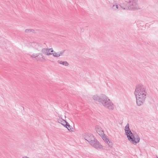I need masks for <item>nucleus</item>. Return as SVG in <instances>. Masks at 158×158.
Wrapping results in <instances>:
<instances>
[{
    "instance_id": "nucleus-1",
    "label": "nucleus",
    "mask_w": 158,
    "mask_h": 158,
    "mask_svg": "<svg viewBox=\"0 0 158 158\" xmlns=\"http://www.w3.org/2000/svg\"><path fill=\"white\" fill-rule=\"evenodd\" d=\"M147 92L143 85H139L136 86L134 92L136 99L137 106H140L143 104L146 98Z\"/></svg>"
},
{
    "instance_id": "nucleus-2",
    "label": "nucleus",
    "mask_w": 158,
    "mask_h": 158,
    "mask_svg": "<svg viewBox=\"0 0 158 158\" xmlns=\"http://www.w3.org/2000/svg\"><path fill=\"white\" fill-rule=\"evenodd\" d=\"M124 130L125 135L127 136L128 140L133 144H135L139 142L140 138L138 135H134L129 128V124L127 123L125 127Z\"/></svg>"
},
{
    "instance_id": "nucleus-3",
    "label": "nucleus",
    "mask_w": 158,
    "mask_h": 158,
    "mask_svg": "<svg viewBox=\"0 0 158 158\" xmlns=\"http://www.w3.org/2000/svg\"><path fill=\"white\" fill-rule=\"evenodd\" d=\"M102 104L106 108L112 110L114 108V105L110 99L105 95H101V100L100 101Z\"/></svg>"
},
{
    "instance_id": "nucleus-4",
    "label": "nucleus",
    "mask_w": 158,
    "mask_h": 158,
    "mask_svg": "<svg viewBox=\"0 0 158 158\" xmlns=\"http://www.w3.org/2000/svg\"><path fill=\"white\" fill-rule=\"evenodd\" d=\"M128 4V10H135L140 9L136 0H129Z\"/></svg>"
},
{
    "instance_id": "nucleus-5",
    "label": "nucleus",
    "mask_w": 158,
    "mask_h": 158,
    "mask_svg": "<svg viewBox=\"0 0 158 158\" xmlns=\"http://www.w3.org/2000/svg\"><path fill=\"white\" fill-rule=\"evenodd\" d=\"M95 130L97 133L102 138L103 140H104V137L105 136L104 133V131L102 128L99 126L97 125L95 127Z\"/></svg>"
},
{
    "instance_id": "nucleus-6",
    "label": "nucleus",
    "mask_w": 158,
    "mask_h": 158,
    "mask_svg": "<svg viewBox=\"0 0 158 158\" xmlns=\"http://www.w3.org/2000/svg\"><path fill=\"white\" fill-rule=\"evenodd\" d=\"M84 138L90 144L93 140L95 138L92 134L89 133H86L84 135Z\"/></svg>"
},
{
    "instance_id": "nucleus-7",
    "label": "nucleus",
    "mask_w": 158,
    "mask_h": 158,
    "mask_svg": "<svg viewBox=\"0 0 158 158\" xmlns=\"http://www.w3.org/2000/svg\"><path fill=\"white\" fill-rule=\"evenodd\" d=\"M90 144L97 149H100L102 147V145L96 139L91 141Z\"/></svg>"
},
{
    "instance_id": "nucleus-8",
    "label": "nucleus",
    "mask_w": 158,
    "mask_h": 158,
    "mask_svg": "<svg viewBox=\"0 0 158 158\" xmlns=\"http://www.w3.org/2000/svg\"><path fill=\"white\" fill-rule=\"evenodd\" d=\"M128 2L125 1L124 2L121 3L120 4L121 9L124 10H128L127 8L128 7Z\"/></svg>"
},
{
    "instance_id": "nucleus-9",
    "label": "nucleus",
    "mask_w": 158,
    "mask_h": 158,
    "mask_svg": "<svg viewBox=\"0 0 158 158\" xmlns=\"http://www.w3.org/2000/svg\"><path fill=\"white\" fill-rule=\"evenodd\" d=\"M42 52L43 53L45 54L47 56H49L52 54L51 53L49 52V50L48 48H44L42 49Z\"/></svg>"
},
{
    "instance_id": "nucleus-10",
    "label": "nucleus",
    "mask_w": 158,
    "mask_h": 158,
    "mask_svg": "<svg viewBox=\"0 0 158 158\" xmlns=\"http://www.w3.org/2000/svg\"><path fill=\"white\" fill-rule=\"evenodd\" d=\"M64 126L67 128L68 130L70 132L73 131V128L69 125L68 122H66L65 125H64Z\"/></svg>"
},
{
    "instance_id": "nucleus-11",
    "label": "nucleus",
    "mask_w": 158,
    "mask_h": 158,
    "mask_svg": "<svg viewBox=\"0 0 158 158\" xmlns=\"http://www.w3.org/2000/svg\"><path fill=\"white\" fill-rule=\"evenodd\" d=\"M41 56V57L44 59H45L44 57V56L41 53H39L38 54H33L31 56V57L32 58H37L38 56Z\"/></svg>"
},
{
    "instance_id": "nucleus-12",
    "label": "nucleus",
    "mask_w": 158,
    "mask_h": 158,
    "mask_svg": "<svg viewBox=\"0 0 158 158\" xmlns=\"http://www.w3.org/2000/svg\"><path fill=\"white\" fill-rule=\"evenodd\" d=\"M112 9L114 10H121V8L120 4L117 5L116 3L115 5H113L112 7Z\"/></svg>"
},
{
    "instance_id": "nucleus-13",
    "label": "nucleus",
    "mask_w": 158,
    "mask_h": 158,
    "mask_svg": "<svg viewBox=\"0 0 158 158\" xmlns=\"http://www.w3.org/2000/svg\"><path fill=\"white\" fill-rule=\"evenodd\" d=\"M104 140L108 144L109 146L110 147H111L112 145V142L110 141L109 140L107 139L106 136L104 137Z\"/></svg>"
},
{
    "instance_id": "nucleus-14",
    "label": "nucleus",
    "mask_w": 158,
    "mask_h": 158,
    "mask_svg": "<svg viewBox=\"0 0 158 158\" xmlns=\"http://www.w3.org/2000/svg\"><path fill=\"white\" fill-rule=\"evenodd\" d=\"M57 121L59 123H61L63 126L64 125H65L64 124L65 123L66 124V123L67 122L65 120H64L62 118H59L58 119Z\"/></svg>"
},
{
    "instance_id": "nucleus-15",
    "label": "nucleus",
    "mask_w": 158,
    "mask_h": 158,
    "mask_svg": "<svg viewBox=\"0 0 158 158\" xmlns=\"http://www.w3.org/2000/svg\"><path fill=\"white\" fill-rule=\"evenodd\" d=\"M94 100L100 102L101 100V96H99L97 95L93 96V97Z\"/></svg>"
},
{
    "instance_id": "nucleus-16",
    "label": "nucleus",
    "mask_w": 158,
    "mask_h": 158,
    "mask_svg": "<svg viewBox=\"0 0 158 158\" xmlns=\"http://www.w3.org/2000/svg\"><path fill=\"white\" fill-rule=\"evenodd\" d=\"M57 62L60 64H62L66 66H68L69 65L67 61H62L58 60Z\"/></svg>"
},
{
    "instance_id": "nucleus-17",
    "label": "nucleus",
    "mask_w": 158,
    "mask_h": 158,
    "mask_svg": "<svg viewBox=\"0 0 158 158\" xmlns=\"http://www.w3.org/2000/svg\"><path fill=\"white\" fill-rule=\"evenodd\" d=\"M31 32H32L33 33L34 32V30L32 29H27L25 31V32L26 33H28Z\"/></svg>"
},
{
    "instance_id": "nucleus-18",
    "label": "nucleus",
    "mask_w": 158,
    "mask_h": 158,
    "mask_svg": "<svg viewBox=\"0 0 158 158\" xmlns=\"http://www.w3.org/2000/svg\"><path fill=\"white\" fill-rule=\"evenodd\" d=\"M51 53L52 54V55L53 56L55 57H59V56H58V54L55 52H54L53 53Z\"/></svg>"
},
{
    "instance_id": "nucleus-19",
    "label": "nucleus",
    "mask_w": 158,
    "mask_h": 158,
    "mask_svg": "<svg viewBox=\"0 0 158 158\" xmlns=\"http://www.w3.org/2000/svg\"><path fill=\"white\" fill-rule=\"evenodd\" d=\"M65 50H64L60 52L58 54V56H62Z\"/></svg>"
},
{
    "instance_id": "nucleus-20",
    "label": "nucleus",
    "mask_w": 158,
    "mask_h": 158,
    "mask_svg": "<svg viewBox=\"0 0 158 158\" xmlns=\"http://www.w3.org/2000/svg\"><path fill=\"white\" fill-rule=\"evenodd\" d=\"M39 56L38 57H37V58H36V60H37V61H42V59H43L41 57V56Z\"/></svg>"
},
{
    "instance_id": "nucleus-21",
    "label": "nucleus",
    "mask_w": 158,
    "mask_h": 158,
    "mask_svg": "<svg viewBox=\"0 0 158 158\" xmlns=\"http://www.w3.org/2000/svg\"><path fill=\"white\" fill-rule=\"evenodd\" d=\"M54 52V51H53V49H52V50H51V52Z\"/></svg>"
},
{
    "instance_id": "nucleus-22",
    "label": "nucleus",
    "mask_w": 158,
    "mask_h": 158,
    "mask_svg": "<svg viewBox=\"0 0 158 158\" xmlns=\"http://www.w3.org/2000/svg\"><path fill=\"white\" fill-rule=\"evenodd\" d=\"M22 158H29L27 157V156H25V157H23Z\"/></svg>"
},
{
    "instance_id": "nucleus-23",
    "label": "nucleus",
    "mask_w": 158,
    "mask_h": 158,
    "mask_svg": "<svg viewBox=\"0 0 158 158\" xmlns=\"http://www.w3.org/2000/svg\"><path fill=\"white\" fill-rule=\"evenodd\" d=\"M52 48H49V51L50 50H52Z\"/></svg>"
},
{
    "instance_id": "nucleus-24",
    "label": "nucleus",
    "mask_w": 158,
    "mask_h": 158,
    "mask_svg": "<svg viewBox=\"0 0 158 158\" xmlns=\"http://www.w3.org/2000/svg\"><path fill=\"white\" fill-rule=\"evenodd\" d=\"M133 134H134V133H133ZM134 135H135V134H134Z\"/></svg>"
},
{
    "instance_id": "nucleus-25",
    "label": "nucleus",
    "mask_w": 158,
    "mask_h": 158,
    "mask_svg": "<svg viewBox=\"0 0 158 158\" xmlns=\"http://www.w3.org/2000/svg\"><path fill=\"white\" fill-rule=\"evenodd\" d=\"M157 158H158V157H157Z\"/></svg>"
}]
</instances>
